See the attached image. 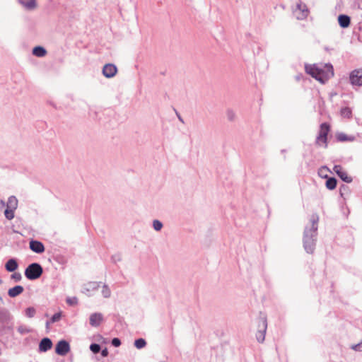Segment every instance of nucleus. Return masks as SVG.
<instances>
[{"mask_svg": "<svg viewBox=\"0 0 362 362\" xmlns=\"http://www.w3.org/2000/svg\"><path fill=\"white\" fill-rule=\"evenodd\" d=\"M18 332L21 335L27 334L32 332V329L26 325H21L17 328Z\"/></svg>", "mask_w": 362, "mask_h": 362, "instance_id": "obj_24", "label": "nucleus"}, {"mask_svg": "<svg viewBox=\"0 0 362 362\" xmlns=\"http://www.w3.org/2000/svg\"><path fill=\"white\" fill-rule=\"evenodd\" d=\"M146 345V341L143 338H139L134 341V346L139 349H141L145 347Z\"/></svg>", "mask_w": 362, "mask_h": 362, "instance_id": "obj_28", "label": "nucleus"}, {"mask_svg": "<svg viewBox=\"0 0 362 362\" xmlns=\"http://www.w3.org/2000/svg\"><path fill=\"white\" fill-rule=\"evenodd\" d=\"M43 273L42 266L37 262L31 263L25 270V276L29 280H35L41 276Z\"/></svg>", "mask_w": 362, "mask_h": 362, "instance_id": "obj_2", "label": "nucleus"}, {"mask_svg": "<svg viewBox=\"0 0 362 362\" xmlns=\"http://www.w3.org/2000/svg\"><path fill=\"white\" fill-rule=\"evenodd\" d=\"M100 282L90 281L83 284L82 288V292L88 296H91L93 293L98 289L100 287Z\"/></svg>", "mask_w": 362, "mask_h": 362, "instance_id": "obj_6", "label": "nucleus"}, {"mask_svg": "<svg viewBox=\"0 0 362 362\" xmlns=\"http://www.w3.org/2000/svg\"><path fill=\"white\" fill-rule=\"evenodd\" d=\"M349 192V187L346 185H342L339 187V193L341 197H344L345 194Z\"/></svg>", "mask_w": 362, "mask_h": 362, "instance_id": "obj_36", "label": "nucleus"}, {"mask_svg": "<svg viewBox=\"0 0 362 362\" xmlns=\"http://www.w3.org/2000/svg\"><path fill=\"white\" fill-rule=\"evenodd\" d=\"M47 54L46 49L41 46H36L33 49V54L38 57H42Z\"/></svg>", "mask_w": 362, "mask_h": 362, "instance_id": "obj_22", "label": "nucleus"}, {"mask_svg": "<svg viewBox=\"0 0 362 362\" xmlns=\"http://www.w3.org/2000/svg\"><path fill=\"white\" fill-rule=\"evenodd\" d=\"M341 115L343 117L351 118V116H352V111H351V108H349L348 107H345L341 108Z\"/></svg>", "mask_w": 362, "mask_h": 362, "instance_id": "obj_27", "label": "nucleus"}, {"mask_svg": "<svg viewBox=\"0 0 362 362\" xmlns=\"http://www.w3.org/2000/svg\"><path fill=\"white\" fill-rule=\"evenodd\" d=\"M62 317V312H59L52 315L50 318L51 323H54L60 320Z\"/></svg>", "mask_w": 362, "mask_h": 362, "instance_id": "obj_35", "label": "nucleus"}, {"mask_svg": "<svg viewBox=\"0 0 362 362\" xmlns=\"http://www.w3.org/2000/svg\"><path fill=\"white\" fill-rule=\"evenodd\" d=\"M351 349L357 351H362V341L357 344L351 346Z\"/></svg>", "mask_w": 362, "mask_h": 362, "instance_id": "obj_39", "label": "nucleus"}, {"mask_svg": "<svg viewBox=\"0 0 362 362\" xmlns=\"http://www.w3.org/2000/svg\"><path fill=\"white\" fill-rule=\"evenodd\" d=\"M318 220V216L317 214H313L310 218V227H305L304 230L303 238V247L306 252L309 254H313L315 248Z\"/></svg>", "mask_w": 362, "mask_h": 362, "instance_id": "obj_1", "label": "nucleus"}, {"mask_svg": "<svg viewBox=\"0 0 362 362\" xmlns=\"http://www.w3.org/2000/svg\"><path fill=\"white\" fill-rule=\"evenodd\" d=\"M111 343H112V345L113 346H115V347H118V346H119L121 345L120 339L119 338H117V337L113 338L112 339V342Z\"/></svg>", "mask_w": 362, "mask_h": 362, "instance_id": "obj_38", "label": "nucleus"}, {"mask_svg": "<svg viewBox=\"0 0 362 362\" xmlns=\"http://www.w3.org/2000/svg\"><path fill=\"white\" fill-rule=\"evenodd\" d=\"M15 211L16 209L6 208L4 213L5 218L8 221L12 220L15 217Z\"/></svg>", "mask_w": 362, "mask_h": 362, "instance_id": "obj_25", "label": "nucleus"}, {"mask_svg": "<svg viewBox=\"0 0 362 362\" xmlns=\"http://www.w3.org/2000/svg\"><path fill=\"white\" fill-rule=\"evenodd\" d=\"M175 114H176V116L177 117L178 119L182 122V123H185L184 122V119H182V117H181V115H180V113L177 111V110H175Z\"/></svg>", "mask_w": 362, "mask_h": 362, "instance_id": "obj_42", "label": "nucleus"}, {"mask_svg": "<svg viewBox=\"0 0 362 362\" xmlns=\"http://www.w3.org/2000/svg\"><path fill=\"white\" fill-rule=\"evenodd\" d=\"M102 295L104 298H109L111 296V291L107 285L104 284L102 288Z\"/></svg>", "mask_w": 362, "mask_h": 362, "instance_id": "obj_29", "label": "nucleus"}, {"mask_svg": "<svg viewBox=\"0 0 362 362\" xmlns=\"http://www.w3.org/2000/svg\"><path fill=\"white\" fill-rule=\"evenodd\" d=\"M69 350V343L66 340H60L55 346V352L59 356H65Z\"/></svg>", "mask_w": 362, "mask_h": 362, "instance_id": "obj_7", "label": "nucleus"}, {"mask_svg": "<svg viewBox=\"0 0 362 362\" xmlns=\"http://www.w3.org/2000/svg\"><path fill=\"white\" fill-rule=\"evenodd\" d=\"M326 178H327V180H326L325 185H326L327 188L330 190L335 189L337 187V179L334 177H327Z\"/></svg>", "mask_w": 362, "mask_h": 362, "instance_id": "obj_23", "label": "nucleus"}, {"mask_svg": "<svg viewBox=\"0 0 362 362\" xmlns=\"http://www.w3.org/2000/svg\"><path fill=\"white\" fill-rule=\"evenodd\" d=\"M1 283V280H0V284Z\"/></svg>", "mask_w": 362, "mask_h": 362, "instance_id": "obj_47", "label": "nucleus"}, {"mask_svg": "<svg viewBox=\"0 0 362 362\" xmlns=\"http://www.w3.org/2000/svg\"><path fill=\"white\" fill-rule=\"evenodd\" d=\"M112 259L114 262H117L121 260V257L119 255H115L112 257Z\"/></svg>", "mask_w": 362, "mask_h": 362, "instance_id": "obj_41", "label": "nucleus"}, {"mask_svg": "<svg viewBox=\"0 0 362 362\" xmlns=\"http://www.w3.org/2000/svg\"><path fill=\"white\" fill-rule=\"evenodd\" d=\"M4 206H6V204L4 199H0V207L4 208Z\"/></svg>", "mask_w": 362, "mask_h": 362, "instance_id": "obj_44", "label": "nucleus"}, {"mask_svg": "<svg viewBox=\"0 0 362 362\" xmlns=\"http://www.w3.org/2000/svg\"><path fill=\"white\" fill-rule=\"evenodd\" d=\"M90 349L93 354H98L100 351L101 346L98 344L93 343L90 346Z\"/></svg>", "mask_w": 362, "mask_h": 362, "instance_id": "obj_33", "label": "nucleus"}, {"mask_svg": "<svg viewBox=\"0 0 362 362\" xmlns=\"http://www.w3.org/2000/svg\"><path fill=\"white\" fill-rule=\"evenodd\" d=\"M36 313V310L33 307L27 308L25 310V314L28 317H33Z\"/></svg>", "mask_w": 362, "mask_h": 362, "instance_id": "obj_32", "label": "nucleus"}, {"mask_svg": "<svg viewBox=\"0 0 362 362\" xmlns=\"http://www.w3.org/2000/svg\"><path fill=\"white\" fill-rule=\"evenodd\" d=\"M330 130V126L327 122L322 123L320 127V132L317 136L315 144L320 146L321 144H325V147H327V135Z\"/></svg>", "mask_w": 362, "mask_h": 362, "instance_id": "obj_3", "label": "nucleus"}, {"mask_svg": "<svg viewBox=\"0 0 362 362\" xmlns=\"http://www.w3.org/2000/svg\"><path fill=\"white\" fill-rule=\"evenodd\" d=\"M117 73V68L113 64H106L103 68V74L107 78L114 77Z\"/></svg>", "mask_w": 362, "mask_h": 362, "instance_id": "obj_9", "label": "nucleus"}, {"mask_svg": "<svg viewBox=\"0 0 362 362\" xmlns=\"http://www.w3.org/2000/svg\"><path fill=\"white\" fill-rule=\"evenodd\" d=\"M20 3L23 4L28 10H33L36 7L35 0H29L27 2L20 1Z\"/></svg>", "mask_w": 362, "mask_h": 362, "instance_id": "obj_26", "label": "nucleus"}, {"mask_svg": "<svg viewBox=\"0 0 362 362\" xmlns=\"http://www.w3.org/2000/svg\"><path fill=\"white\" fill-rule=\"evenodd\" d=\"M297 9L301 12L300 15L297 17L298 19H304L308 16L309 11L305 4L300 2L297 4Z\"/></svg>", "mask_w": 362, "mask_h": 362, "instance_id": "obj_18", "label": "nucleus"}, {"mask_svg": "<svg viewBox=\"0 0 362 362\" xmlns=\"http://www.w3.org/2000/svg\"><path fill=\"white\" fill-rule=\"evenodd\" d=\"M163 224L159 220L155 219L153 221V228L156 231H160L163 228Z\"/></svg>", "mask_w": 362, "mask_h": 362, "instance_id": "obj_31", "label": "nucleus"}, {"mask_svg": "<svg viewBox=\"0 0 362 362\" xmlns=\"http://www.w3.org/2000/svg\"><path fill=\"white\" fill-rule=\"evenodd\" d=\"M258 327L259 329L256 334V338L259 342L262 343L264 340L267 328V321L266 318L263 317L259 319Z\"/></svg>", "mask_w": 362, "mask_h": 362, "instance_id": "obj_5", "label": "nucleus"}, {"mask_svg": "<svg viewBox=\"0 0 362 362\" xmlns=\"http://www.w3.org/2000/svg\"><path fill=\"white\" fill-rule=\"evenodd\" d=\"M327 71L320 69V71L315 78L317 81L322 83H325L330 77L334 76V70L332 64H329L326 65Z\"/></svg>", "mask_w": 362, "mask_h": 362, "instance_id": "obj_4", "label": "nucleus"}, {"mask_svg": "<svg viewBox=\"0 0 362 362\" xmlns=\"http://www.w3.org/2000/svg\"><path fill=\"white\" fill-rule=\"evenodd\" d=\"M11 278L13 279L15 281L18 282L21 280L22 276L19 272H14L11 274Z\"/></svg>", "mask_w": 362, "mask_h": 362, "instance_id": "obj_37", "label": "nucleus"}, {"mask_svg": "<svg viewBox=\"0 0 362 362\" xmlns=\"http://www.w3.org/2000/svg\"><path fill=\"white\" fill-rule=\"evenodd\" d=\"M52 346V341L48 337H45L41 339L39 344V350L41 352H46L49 350Z\"/></svg>", "mask_w": 362, "mask_h": 362, "instance_id": "obj_13", "label": "nucleus"}, {"mask_svg": "<svg viewBox=\"0 0 362 362\" xmlns=\"http://www.w3.org/2000/svg\"><path fill=\"white\" fill-rule=\"evenodd\" d=\"M12 317L8 309L4 307L0 308V323H8Z\"/></svg>", "mask_w": 362, "mask_h": 362, "instance_id": "obj_14", "label": "nucleus"}, {"mask_svg": "<svg viewBox=\"0 0 362 362\" xmlns=\"http://www.w3.org/2000/svg\"><path fill=\"white\" fill-rule=\"evenodd\" d=\"M66 303L71 305H75L77 303V298H69L66 299Z\"/></svg>", "mask_w": 362, "mask_h": 362, "instance_id": "obj_40", "label": "nucleus"}, {"mask_svg": "<svg viewBox=\"0 0 362 362\" xmlns=\"http://www.w3.org/2000/svg\"><path fill=\"white\" fill-rule=\"evenodd\" d=\"M338 23L341 28H346L349 26L351 18L349 16L345 14H340L338 16Z\"/></svg>", "mask_w": 362, "mask_h": 362, "instance_id": "obj_16", "label": "nucleus"}, {"mask_svg": "<svg viewBox=\"0 0 362 362\" xmlns=\"http://www.w3.org/2000/svg\"><path fill=\"white\" fill-rule=\"evenodd\" d=\"M305 71L307 74L310 75L312 77L317 78L320 69L318 67H317L315 65H305Z\"/></svg>", "mask_w": 362, "mask_h": 362, "instance_id": "obj_20", "label": "nucleus"}, {"mask_svg": "<svg viewBox=\"0 0 362 362\" xmlns=\"http://www.w3.org/2000/svg\"><path fill=\"white\" fill-rule=\"evenodd\" d=\"M226 114L227 119L230 122H233L235 120L236 115H235V112L232 109H227Z\"/></svg>", "mask_w": 362, "mask_h": 362, "instance_id": "obj_30", "label": "nucleus"}, {"mask_svg": "<svg viewBox=\"0 0 362 362\" xmlns=\"http://www.w3.org/2000/svg\"><path fill=\"white\" fill-rule=\"evenodd\" d=\"M1 283V280H0V284Z\"/></svg>", "mask_w": 362, "mask_h": 362, "instance_id": "obj_48", "label": "nucleus"}, {"mask_svg": "<svg viewBox=\"0 0 362 362\" xmlns=\"http://www.w3.org/2000/svg\"><path fill=\"white\" fill-rule=\"evenodd\" d=\"M18 201L17 198L15 196L12 195L8 198L6 208H8L11 209H16L18 208Z\"/></svg>", "mask_w": 362, "mask_h": 362, "instance_id": "obj_21", "label": "nucleus"}, {"mask_svg": "<svg viewBox=\"0 0 362 362\" xmlns=\"http://www.w3.org/2000/svg\"><path fill=\"white\" fill-rule=\"evenodd\" d=\"M18 267V264L17 260L15 258H11L9 259L6 264H5V269L8 272H15Z\"/></svg>", "mask_w": 362, "mask_h": 362, "instance_id": "obj_15", "label": "nucleus"}, {"mask_svg": "<svg viewBox=\"0 0 362 362\" xmlns=\"http://www.w3.org/2000/svg\"><path fill=\"white\" fill-rule=\"evenodd\" d=\"M335 173L346 183H350L352 182V178L348 176L347 173L342 169V167L339 165H335L333 168Z\"/></svg>", "mask_w": 362, "mask_h": 362, "instance_id": "obj_10", "label": "nucleus"}, {"mask_svg": "<svg viewBox=\"0 0 362 362\" xmlns=\"http://www.w3.org/2000/svg\"><path fill=\"white\" fill-rule=\"evenodd\" d=\"M50 323H51L50 320H49V321H47V322H46V327H47V328H49V324H50Z\"/></svg>", "mask_w": 362, "mask_h": 362, "instance_id": "obj_45", "label": "nucleus"}, {"mask_svg": "<svg viewBox=\"0 0 362 362\" xmlns=\"http://www.w3.org/2000/svg\"><path fill=\"white\" fill-rule=\"evenodd\" d=\"M30 249L37 254H41L45 252V246L43 243L39 240H31L29 243Z\"/></svg>", "mask_w": 362, "mask_h": 362, "instance_id": "obj_11", "label": "nucleus"}, {"mask_svg": "<svg viewBox=\"0 0 362 362\" xmlns=\"http://www.w3.org/2000/svg\"><path fill=\"white\" fill-rule=\"evenodd\" d=\"M329 171V168L327 166L321 167L318 170V175L322 177H327V175L326 173Z\"/></svg>", "mask_w": 362, "mask_h": 362, "instance_id": "obj_34", "label": "nucleus"}, {"mask_svg": "<svg viewBox=\"0 0 362 362\" xmlns=\"http://www.w3.org/2000/svg\"><path fill=\"white\" fill-rule=\"evenodd\" d=\"M0 300L2 302L3 301V298H1V296H0Z\"/></svg>", "mask_w": 362, "mask_h": 362, "instance_id": "obj_46", "label": "nucleus"}, {"mask_svg": "<svg viewBox=\"0 0 362 362\" xmlns=\"http://www.w3.org/2000/svg\"><path fill=\"white\" fill-rule=\"evenodd\" d=\"M336 139L339 142L354 141L355 140V136H348L343 132H338L336 134Z\"/></svg>", "mask_w": 362, "mask_h": 362, "instance_id": "obj_19", "label": "nucleus"}, {"mask_svg": "<svg viewBox=\"0 0 362 362\" xmlns=\"http://www.w3.org/2000/svg\"><path fill=\"white\" fill-rule=\"evenodd\" d=\"M23 291H24V288L22 286L17 285L10 289H8V295L11 298H15V297L19 296L20 294H21L23 292Z\"/></svg>", "mask_w": 362, "mask_h": 362, "instance_id": "obj_17", "label": "nucleus"}, {"mask_svg": "<svg viewBox=\"0 0 362 362\" xmlns=\"http://www.w3.org/2000/svg\"><path fill=\"white\" fill-rule=\"evenodd\" d=\"M103 315L100 313H94L90 315L89 322L92 327H97L100 326L101 322L103 321Z\"/></svg>", "mask_w": 362, "mask_h": 362, "instance_id": "obj_12", "label": "nucleus"}, {"mask_svg": "<svg viewBox=\"0 0 362 362\" xmlns=\"http://www.w3.org/2000/svg\"><path fill=\"white\" fill-rule=\"evenodd\" d=\"M349 78L352 85L362 86V69H356L351 71Z\"/></svg>", "mask_w": 362, "mask_h": 362, "instance_id": "obj_8", "label": "nucleus"}, {"mask_svg": "<svg viewBox=\"0 0 362 362\" xmlns=\"http://www.w3.org/2000/svg\"><path fill=\"white\" fill-rule=\"evenodd\" d=\"M101 355L103 356H107L108 355V351L106 348L101 351Z\"/></svg>", "mask_w": 362, "mask_h": 362, "instance_id": "obj_43", "label": "nucleus"}]
</instances>
